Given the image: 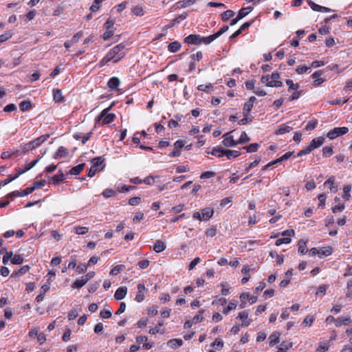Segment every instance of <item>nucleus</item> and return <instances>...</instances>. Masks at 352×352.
Segmentation results:
<instances>
[{
    "label": "nucleus",
    "instance_id": "f257e3e1",
    "mask_svg": "<svg viewBox=\"0 0 352 352\" xmlns=\"http://www.w3.org/2000/svg\"><path fill=\"white\" fill-rule=\"evenodd\" d=\"M125 47L124 43H121L113 47L101 60L100 66L103 67L110 60H113L115 63L120 60L125 56Z\"/></svg>",
    "mask_w": 352,
    "mask_h": 352
},
{
    "label": "nucleus",
    "instance_id": "f03ea898",
    "mask_svg": "<svg viewBox=\"0 0 352 352\" xmlns=\"http://www.w3.org/2000/svg\"><path fill=\"white\" fill-rule=\"evenodd\" d=\"M50 138L49 134L41 135L34 140L24 144L23 146V153H26L30 150L38 147L42 143L45 142Z\"/></svg>",
    "mask_w": 352,
    "mask_h": 352
},
{
    "label": "nucleus",
    "instance_id": "7ed1b4c3",
    "mask_svg": "<svg viewBox=\"0 0 352 352\" xmlns=\"http://www.w3.org/2000/svg\"><path fill=\"white\" fill-rule=\"evenodd\" d=\"M349 131V129L347 127H336L331 130H330L327 134V137L330 140H333L337 137L346 134Z\"/></svg>",
    "mask_w": 352,
    "mask_h": 352
},
{
    "label": "nucleus",
    "instance_id": "20e7f679",
    "mask_svg": "<svg viewBox=\"0 0 352 352\" xmlns=\"http://www.w3.org/2000/svg\"><path fill=\"white\" fill-rule=\"evenodd\" d=\"M184 146V141L183 140H177L174 144L175 148L173 151L169 154V157H179L181 155L180 149Z\"/></svg>",
    "mask_w": 352,
    "mask_h": 352
},
{
    "label": "nucleus",
    "instance_id": "39448f33",
    "mask_svg": "<svg viewBox=\"0 0 352 352\" xmlns=\"http://www.w3.org/2000/svg\"><path fill=\"white\" fill-rule=\"evenodd\" d=\"M256 100V97L251 96L248 102L244 104L243 111V115L244 117L248 116L249 113H250V111L254 106V102H255Z\"/></svg>",
    "mask_w": 352,
    "mask_h": 352
},
{
    "label": "nucleus",
    "instance_id": "423d86ee",
    "mask_svg": "<svg viewBox=\"0 0 352 352\" xmlns=\"http://www.w3.org/2000/svg\"><path fill=\"white\" fill-rule=\"evenodd\" d=\"M325 141V138L324 137L320 136L318 138H316L313 139L309 145L307 146L309 148H310V150L312 151L313 150L319 148L320 146H322Z\"/></svg>",
    "mask_w": 352,
    "mask_h": 352
},
{
    "label": "nucleus",
    "instance_id": "0eeeda50",
    "mask_svg": "<svg viewBox=\"0 0 352 352\" xmlns=\"http://www.w3.org/2000/svg\"><path fill=\"white\" fill-rule=\"evenodd\" d=\"M184 42L190 45H199L201 43V36L199 34H190L184 38Z\"/></svg>",
    "mask_w": 352,
    "mask_h": 352
},
{
    "label": "nucleus",
    "instance_id": "6e6552de",
    "mask_svg": "<svg viewBox=\"0 0 352 352\" xmlns=\"http://www.w3.org/2000/svg\"><path fill=\"white\" fill-rule=\"evenodd\" d=\"M308 4L313 10L316 11V12H330L334 11L333 10H332L331 8L318 5V4L315 3L314 2H313L312 1H308Z\"/></svg>",
    "mask_w": 352,
    "mask_h": 352
},
{
    "label": "nucleus",
    "instance_id": "1a4fd4ad",
    "mask_svg": "<svg viewBox=\"0 0 352 352\" xmlns=\"http://www.w3.org/2000/svg\"><path fill=\"white\" fill-rule=\"evenodd\" d=\"M137 289H138V292L135 296V300L138 302H141L144 299V292L146 288H145L144 285L140 283L138 285Z\"/></svg>",
    "mask_w": 352,
    "mask_h": 352
},
{
    "label": "nucleus",
    "instance_id": "9d476101",
    "mask_svg": "<svg viewBox=\"0 0 352 352\" xmlns=\"http://www.w3.org/2000/svg\"><path fill=\"white\" fill-rule=\"evenodd\" d=\"M248 315L249 313L247 310L243 311L239 314L237 318L242 320L241 326L248 327L250 325V322Z\"/></svg>",
    "mask_w": 352,
    "mask_h": 352
},
{
    "label": "nucleus",
    "instance_id": "9b49d317",
    "mask_svg": "<svg viewBox=\"0 0 352 352\" xmlns=\"http://www.w3.org/2000/svg\"><path fill=\"white\" fill-rule=\"evenodd\" d=\"M92 135V131L87 133V134H84L82 133H76L74 134V138L76 140H82V143L85 144L91 138Z\"/></svg>",
    "mask_w": 352,
    "mask_h": 352
},
{
    "label": "nucleus",
    "instance_id": "f8f14e48",
    "mask_svg": "<svg viewBox=\"0 0 352 352\" xmlns=\"http://www.w3.org/2000/svg\"><path fill=\"white\" fill-rule=\"evenodd\" d=\"M127 294V288L126 287H120L115 292L114 298L117 300L123 299Z\"/></svg>",
    "mask_w": 352,
    "mask_h": 352
},
{
    "label": "nucleus",
    "instance_id": "ddd939ff",
    "mask_svg": "<svg viewBox=\"0 0 352 352\" xmlns=\"http://www.w3.org/2000/svg\"><path fill=\"white\" fill-rule=\"evenodd\" d=\"M322 73H323L322 71L318 70V71L315 72L312 74L311 76L314 79V80L313 82V85L318 86V85H321L324 81V80L323 78H320V76L322 74Z\"/></svg>",
    "mask_w": 352,
    "mask_h": 352
},
{
    "label": "nucleus",
    "instance_id": "4468645a",
    "mask_svg": "<svg viewBox=\"0 0 352 352\" xmlns=\"http://www.w3.org/2000/svg\"><path fill=\"white\" fill-rule=\"evenodd\" d=\"M214 210L210 208H204L201 211V220L208 221L209 220L213 215Z\"/></svg>",
    "mask_w": 352,
    "mask_h": 352
},
{
    "label": "nucleus",
    "instance_id": "2eb2a0df",
    "mask_svg": "<svg viewBox=\"0 0 352 352\" xmlns=\"http://www.w3.org/2000/svg\"><path fill=\"white\" fill-rule=\"evenodd\" d=\"M280 333L278 331L274 332L269 337V344L270 346H273L280 342Z\"/></svg>",
    "mask_w": 352,
    "mask_h": 352
},
{
    "label": "nucleus",
    "instance_id": "dca6fc26",
    "mask_svg": "<svg viewBox=\"0 0 352 352\" xmlns=\"http://www.w3.org/2000/svg\"><path fill=\"white\" fill-rule=\"evenodd\" d=\"M53 99L55 102H62L65 100V98L62 94L61 90L58 89H53Z\"/></svg>",
    "mask_w": 352,
    "mask_h": 352
},
{
    "label": "nucleus",
    "instance_id": "f3484780",
    "mask_svg": "<svg viewBox=\"0 0 352 352\" xmlns=\"http://www.w3.org/2000/svg\"><path fill=\"white\" fill-rule=\"evenodd\" d=\"M222 143L226 147H233L239 144L237 141L234 140L233 136L225 137Z\"/></svg>",
    "mask_w": 352,
    "mask_h": 352
},
{
    "label": "nucleus",
    "instance_id": "a211bd4d",
    "mask_svg": "<svg viewBox=\"0 0 352 352\" xmlns=\"http://www.w3.org/2000/svg\"><path fill=\"white\" fill-rule=\"evenodd\" d=\"M165 249L166 245L164 242L161 240H157L153 246V250L157 253H160L163 252Z\"/></svg>",
    "mask_w": 352,
    "mask_h": 352
},
{
    "label": "nucleus",
    "instance_id": "6ab92c4d",
    "mask_svg": "<svg viewBox=\"0 0 352 352\" xmlns=\"http://www.w3.org/2000/svg\"><path fill=\"white\" fill-rule=\"evenodd\" d=\"M120 80L117 77H112L108 82V86L112 89H118L120 85Z\"/></svg>",
    "mask_w": 352,
    "mask_h": 352
},
{
    "label": "nucleus",
    "instance_id": "aec40b11",
    "mask_svg": "<svg viewBox=\"0 0 352 352\" xmlns=\"http://www.w3.org/2000/svg\"><path fill=\"white\" fill-rule=\"evenodd\" d=\"M68 153L67 149L63 146H60L55 153L54 158L58 159L65 157Z\"/></svg>",
    "mask_w": 352,
    "mask_h": 352
},
{
    "label": "nucleus",
    "instance_id": "412c9836",
    "mask_svg": "<svg viewBox=\"0 0 352 352\" xmlns=\"http://www.w3.org/2000/svg\"><path fill=\"white\" fill-rule=\"evenodd\" d=\"M87 283V280L85 278L84 276H81L80 278L76 279L73 285V288L80 289L82 287H83L86 283Z\"/></svg>",
    "mask_w": 352,
    "mask_h": 352
},
{
    "label": "nucleus",
    "instance_id": "4be33fe9",
    "mask_svg": "<svg viewBox=\"0 0 352 352\" xmlns=\"http://www.w3.org/2000/svg\"><path fill=\"white\" fill-rule=\"evenodd\" d=\"M332 248L329 246L323 247L321 249L318 250V256L320 258H322L323 256H329L332 254Z\"/></svg>",
    "mask_w": 352,
    "mask_h": 352
},
{
    "label": "nucleus",
    "instance_id": "5701e85b",
    "mask_svg": "<svg viewBox=\"0 0 352 352\" xmlns=\"http://www.w3.org/2000/svg\"><path fill=\"white\" fill-rule=\"evenodd\" d=\"M197 0H183L178 1L176 3L177 8H185L188 6H190L192 4H194L196 2Z\"/></svg>",
    "mask_w": 352,
    "mask_h": 352
},
{
    "label": "nucleus",
    "instance_id": "b1692460",
    "mask_svg": "<svg viewBox=\"0 0 352 352\" xmlns=\"http://www.w3.org/2000/svg\"><path fill=\"white\" fill-rule=\"evenodd\" d=\"M181 43L178 41H174L170 43L168 46V50L169 52L175 53L179 51L181 48Z\"/></svg>",
    "mask_w": 352,
    "mask_h": 352
},
{
    "label": "nucleus",
    "instance_id": "393cba45",
    "mask_svg": "<svg viewBox=\"0 0 352 352\" xmlns=\"http://www.w3.org/2000/svg\"><path fill=\"white\" fill-rule=\"evenodd\" d=\"M241 155V153L239 151H233V150H226L225 155L228 157V159L230 160L232 158H236Z\"/></svg>",
    "mask_w": 352,
    "mask_h": 352
},
{
    "label": "nucleus",
    "instance_id": "a878e982",
    "mask_svg": "<svg viewBox=\"0 0 352 352\" xmlns=\"http://www.w3.org/2000/svg\"><path fill=\"white\" fill-rule=\"evenodd\" d=\"M292 126H289V125L283 124L279 126L276 133L278 135H283L286 133H289L290 131H292Z\"/></svg>",
    "mask_w": 352,
    "mask_h": 352
},
{
    "label": "nucleus",
    "instance_id": "bb28decb",
    "mask_svg": "<svg viewBox=\"0 0 352 352\" xmlns=\"http://www.w3.org/2000/svg\"><path fill=\"white\" fill-rule=\"evenodd\" d=\"M84 167H85L84 163L78 164V165L73 167L72 168H71V170H69V174L78 175L83 170Z\"/></svg>",
    "mask_w": 352,
    "mask_h": 352
},
{
    "label": "nucleus",
    "instance_id": "cd10ccee",
    "mask_svg": "<svg viewBox=\"0 0 352 352\" xmlns=\"http://www.w3.org/2000/svg\"><path fill=\"white\" fill-rule=\"evenodd\" d=\"M298 252L302 254H305L307 252L306 241L303 239H300L298 243Z\"/></svg>",
    "mask_w": 352,
    "mask_h": 352
},
{
    "label": "nucleus",
    "instance_id": "c85d7f7f",
    "mask_svg": "<svg viewBox=\"0 0 352 352\" xmlns=\"http://www.w3.org/2000/svg\"><path fill=\"white\" fill-rule=\"evenodd\" d=\"M59 174L55 175L52 177V182L54 184H56L60 182H62L65 179V175L61 170L59 171Z\"/></svg>",
    "mask_w": 352,
    "mask_h": 352
},
{
    "label": "nucleus",
    "instance_id": "c756f323",
    "mask_svg": "<svg viewBox=\"0 0 352 352\" xmlns=\"http://www.w3.org/2000/svg\"><path fill=\"white\" fill-rule=\"evenodd\" d=\"M225 151L226 150H223L220 147H214L212 148V151H211L210 153L212 155L217 156L218 157H221L223 155H225Z\"/></svg>",
    "mask_w": 352,
    "mask_h": 352
},
{
    "label": "nucleus",
    "instance_id": "7c9ffc66",
    "mask_svg": "<svg viewBox=\"0 0 352 352\" xmlns=\"http://www.w3.org/2000/svg\"><path fill=\"white\" fill-rule=\"evenodd\" d=\"M259 147V144L258 143H252L248 146H243V148L245 149L248 153H254L257 151Z\"/></svg>",
    "mask_w": 352,
    "mask_h": 352
},
{
    "label": "nucleus",
    "instance_id": "2f4dec72",
    "mask_svg": "<svg viewBox=\"0 0 352 352\" xmlns=\"http://www.w3.org/2000/svg\"><path fill=\"white\" fill-rule=\"evenodd\" d=\"M352 186L351 184H348L344 186L343 192L344 194L342 195V198L345 200H349L351 197L350 191L351 190Z\"/></svg>",
    "mask_w": 352,
    "mask_h": 352
},
{
    "label": "nucleus",
    "instance_id": "473e14b6",
    "mask_svg": "<svg viewBox=\"0 0 352 352\" xmlns=\"http://www.w3.org/2000/svg\"><path fill=\"white\" fill-rule=\"evenodd\" d=\"M30 267L29 265H23L19 270L14 272L12 274V276H16L24 274L30 270Z\"/></svg>",
    "mask_w": 352,
    "mask_h": 352
},
{
    "label": "nucleus",
    "instance_id": "72a5a7b5",
    "mask_svg": "<svg viewBox=\"0 0 352 352\" xmlns=\"http://www.w3.org/2000/svg\"><path fill=\"white\" fill-rule=\"evenodd\" d=\"M252 8H251V7L241 8L237 16L239 17V19H241L243 17H245V16H247L248 14V13L250 11H252Z\"/></svg>",
    "mask_w": 352,
    "mask_h": 352
},
{
    "label": "nucleus",
    "instance_id": "f704fd0d",
    "mask_svg": "<svg viewBox=\"0 0 352 352\" xmlns=\"http://www.w3.org/2000/svg\"><path fill=\"white\" fill-rule=\"evenodd\" d=\"M329 348V341L322 342L319 344L317 351L318 352H324L327 351Z\"/></svg>",
    "mask_w": 352,
    "mask_h": 352
},
{
    "label": "nucleus",
    "instance_id": "c9c22d12",
    "mask_svg": "<svg viewBox=\"0 0 352 352\" xmlns=\"http://www.w3.org/2000/svg\"><path fill=\"white\" fill-rule=\"evenodd\" d=\"M250 141V137H248L247 133L245 131H243L241 133L240 138L237 140V143L239 144H243L247 143Z\"/></svg>",
    "mask_w": 352,
    "mask_h": 352
},
{
    "label": "nucleus",
    "instance_id": "e433bc0d",
    "mask_svg": "<svg viewBox=\"0 0 352 352\" xmlns=\"http://www.w3.org/2000/svg\"><path fill=\"white\" fill-rule=\"evenodd\" d=\"M217 38L216 35L214 34L210 35L209 36L206 37H201V43L208 45L211 43L212 41H214Z\"/></svg>",
    "mask_w": 352,
    "mask_h": 352
},
{
    "label": "nucleus",
    "instance_id": "4c0bfd02",
    "mask_svg": "<svg viewBox=\"0 0 352 352\" xmlns=\"http://www.w3.org/2000/svg\"><path fill=\"white\" fill-rule=\"evenodd\" d=\"M183 341L180 339H172L168 341V344L172 348H176L182 346Z\"/></svg>",
    "mask_w": 352,
    "mask_h": 352
},
{
    "label": "nucleus",
    "instance_id": "58836bf2",
    "mask_svg": "<svg viewBox=\"0 0 352 352\" xmlns=\"http://www.w3.org/2000/svg\"><path fill=\"white\" fill-rule=\"evenodd\" d=\"M236 302L235 300H232L229 302L227 307H226L223 311V314L227 315L230 311L236 309Z\"/></svg>",
    "mask_w": 352,
    "mask_h": 352
},
{
    "label": "nucleus",
    "instance_id": "ea45409f",
    "mask_svg": "<svg viewBox=\"0 0 352 352\" xmlns=\"http://www.w3.org/2000/svg\"><path fill=\"white\" fill-rule=\"evenodd\" d=\"M116 118L114 113H109L102 119V124H107L111 123Z\"/></svg>",
    "mask_w": 352,
    "mask_h": 352
},
{
    "label": "nucleus",
    "instance_id": "a19ab883",
    "mask_svg": "<svg viewBox=\"0 0 352 352\" xmlns=\"http://www.w3.org/2000/svg\"><path fill=\"white\" fill-rule=\"evenodd\" d=\"M292 346V343L289 341H283L279 346V349L282 352H286L287 350Z\"/></svg>",
    "mask_w": 352,
    "mask_h": 352
},
{
    "label": "nucleus",
    "instance_id": "79ce46f5",
    "mask_svg": "<svg viewBox=\"0 0 352 352\" xmlns=\"http://www.w3.org/2000/svg\"><path fill=\"white\" fill-rule=\"evenodd\" d=\"M285 82L289 86V91L291 90H298L299 88V85L298 83H294L292 80L287 79L286 80Z\"/></svg>",
    "mask_w": 352,
    "mask_h": 352
},
{
    "label": "nucleus",
    "instance_id": "37998d69",
    "mask_svg": "<svg viewBox=\"0 0 352 352\" xmlns=\"http://www.w3.org/2000/svg\"><path fill=\"white\" fill-rule=\"evenodd\" d=\"M234 15V12L230 10H226L221 14V19L223 21H228L229 19Z\"/></svg>",
    "mask_w": 352,
    "mask_h": 352
},
{
    "label": "nucleus",
    "instance_id": "c03bdc74",
    "mask_svg": "<svg viewBox=\"0 0 352 352\" xmlns=\"http://www.w3.org/2000/svg\"><path fill=\"white\" fill-rule=\"evenodd\" d=\"M19 107L22 111H27L30 109L31 102L29 100H23L20 102Z\"/></svg>",
    "mask_w": 352,
    "mask_h": 352
},
{
    "label": "nucleus",
    "instance_id": "a18cd8bd",
    "mask_svg": "<svg viewBox=\"0 0 352 352\" xmlns=\"http://www.w3.org/2000/svg\"><path fill=\"white\" fill-rule=\"evenodd\" d=\"M23 262V258L19 254H16L14 256H12V258L11 259V263L13 265H20Z\"/></svg>",
    "mask_w": 352,
    "mask_h": 352
},
{
    "label": "nucleus",
    "instance_id": "49530a36",
    "mask_svg": "<svg viewBox=\"0 0 352 352\" xmlns=\"http://www.w3.org/2000/svg\"><path fill=\"white\" fill-rule=\"evenodd\" d=\"M318 124V120L316 119H314L309 121L305 126L306 131H311L314 130Z\"/></svg>",
    "mask_w": 352,
    "mask_h": 352
},
{
    "label": "nucleus",
    "instance_id": "de8ad7c7",
    "mask_svg": "<svg viewBox=\"0 0 352 352\" xmlns=\"http://www.w3.org/2000/svg\"><path fill=\"white\" fill-rule=\"evenodd\" d=\"M333 153L332 146H325L322 148V155L324 157H330Z\"/></svg>",
    "mask_w": 352,
    "mask_h": 352
},
{
    "label": "nucleus",
    "instance_id": "09e8293b",
    "mask_svg": "<svg viewBox=\"0 0 352 352\" xmlns=\"http://www.w3.org/2000/svg\"><path fill=\"white\" fill-rule=\"evenodd\" d=\"M125 266L124 265H118L115 266L110 272V274L115 276L117 275L120 272L124 269Z\"/></svg>",
    "mask_w": 352,
    "mask_h": 352
},
{
    "label": "nucleus",
    "instance_id": "8fccbe9b",
    "mask_svg": "<svg viewBox=\"0 0 352 352\" xmlns=\"http://www.w3.org/2000/svg\"><path fill=\"white\" fill-rule=\"evenodd\" d=\"M267 86L270 87H283V82L279 80H272L270 82H267Z\"/></svg>",
    "mask_w": 352,
    "mask_h": 352
},
{
    "label": "nucleus",
    "instance_id": "3c124183",
    "mask_svg": "<svg viewBox=\"0 0 352 352\" xmlns=\"http://www.w3.org/2000/svg\"><path fill=\"white\" fill-rule=\"evenodd\" d=\"M76 233L79 235L85 234L89 232V228L83 226H78L75 228Z\"/></svg>",
    "mask_w": 352,
    "mask_h": 352
},
{
    "label": "nucleus",
    "instance_id": "603ef678",
    "mask_svg": "<svg viewBox=\"0 0 352 352\" xmlns=\"http://www.w3.org/2000/svg\"><path fill=\"white\" fill-rule=\"evenodd\" d=\"M349 98H344L343 100H341V99H336V100H333L332 101H330V104H333V105H340V104H343L346 102H347L349 101Z\"/></svg>",
    "mask_w": 352,
    "mask_h": 352
},
{
    "label": "nucleus",
    "instance_id": "864d4df0",
    "mask_svg": "<svg viewBox=\"0 0 352 352\" xmlns=\"http://www.w3.org/2000/svg\"><path fill=\"white\" fill-rule=\"evenodd\" d=\"M13 252H6V254L3 255L2 261L4 265H6L8 263V261L10 259L12 258Z\"/></svg>",
    "mask_w": 352,
    "mask_h": 352
},
{
    "label": "nucleus",
    "instance_id": "5fc2aeb1",
    "mask_svg": "<svg viewBox=\"0 0 352 352\" xmlns=\"http://www.w3.org/2000/svg\"><path fill=\"white\" fill-rule=\"evenodd\" d=\"M329 288V285L323 284L319 286L316 292V295L322 294L324 295L327 289Z\"/></svg>",
    "mask_w": 352,
    "mask_h": 352
},
{
    "label": "nucleus",
    "instance_id": "6e6d98bb",
    "mask_svg": "<svg viewBox=\"0 0 352 352\" xmlns=\"http://www.w3.org/2000/svg\"><path fill=\"white\" fill-rule=\"evenodd\" d=\"M318 200L320 201L318 204V208H323L325 205V200H326V195L324 193L320 194L318 197Z\"/></svg>",
    "mask_w": 352,
    "mask_h": 352
},
{
    "label": "nucleus",
    "instance_id": "4d7b16f0",
    "mask_svg": "<svg viewBox=\"0 0 352 352\" xmlns=\"http://www.w3.org/2000/svg\"><path fill=\"white\" fill-rule=\"evenodd\" d=\"M291 241H292L291 238L284 237V238L278 239V240H276L275 244H276V245L279 246L283 243L288 244L291 242Z\"/></svg>",
    "mask_w": 352,
    "mask_h": 352
},
{
    "label": "nucleus",
    "instance_id": "13d9d810",
    "mask_svg": "<svg viewBox=\"0 0 352 352\" xmlns=\"http://www.w3.org/2000/svg\"><path fill=\"white\" fill-rule=\"evenodd\" d=\"M204 313V310L201 309L199 311V314L195 316L192 318V321L194 322V324H197L198 322H200L203 320L204 318L203 316H201V314Z\"/></svg>",
    "mask_w": 352,
    "mask_h": 352
},
{
    "label": "nucleus",
    "instance_id": "bf43d9fd",
    "mask_svg": "<svg viewBox=\"0 0 352 352\" xmlns=\"http://www.w3.org/2000/svg\"><path fill=\"white\" fill-rule=\"evenodd\" d=\"M116 192L114 190H112V189H106L105 190H104L102 192V195L105 198H109V197H110L111 196H114V195H116Z\"/></svg>",
    "mask_w": 352,
    "mask_h": 352
},
{
    "label": "nucleus",
    "instance_id": "052dcab7",
    "mask_svg": "<svg viewBox=\"0 0 352 352\" xmlns=\"http://www.w3.org/2000/svg\"><path fill=\"white\" fill-rule=\"evenodd\" d=\"M111 107L110 106L108 108H106L104 109H103L101 113H100V115L97 117L96 118V121L97 122H99L103 118H104L107 115H108V112L109 111L110 109H111Z\"/></svg>",
    "mask_w": 352,
    "mask_h": 352
},
{
    "label": "nucleus",
    "instance_id": "680f3d73",
    "mask_svg": "<svg viewBox=\"0 0 352 352\" xmlns=\"http://www.w3.org/2000/svg\"><path fill=\"white\" fill-rule=\"evenodd\" d=\"M102 1V0H94L92 5L90 7V10L92 12H96L100 8V3Z\"/></svg>",
    "mask_w": 352,
    "mask_h": 352
},
{
    "label": "nucleus",
    "instance_id": "e2e57ef3",
    "mask_svg": "<svg viewBox=\"0 0 352 352\" xmlns=\"http://www.w3.org/2000/svg\"><path fill=\"white\" fill-rule=\"evenodd\" d=\"M314 321V318L313 316H307L303 320L302 323L306 326H311Z\"/></svg>",
    "mask_w": 352,
    "mask_h": 352
},
{
    "label": "nucleus",
    "instance_id": "0e129e2a",
    "mask_svg": "<svg viewBox=\"0 0 352 352\" xmlns=\"http://www.w3.org/2000/svg\"><path fill=\"white\" fill-rule=\"evenodd\" d=\"M260 161H261L260 157H258V159H256L254 161H253L248 165V166L245 169V171L248 173L252 168L257 166L258 164H259Z\"/></svg>",
    "mask_w": 352,
    "mask_h": 352
},
{
    "label": "nucleus",
    "instance_id": "69168bd1",
    "mask_svg": "<svg viewBox=\"0 0 352 352\" xmlns=\"http://www.w3.org/2000/svg\"><path fill=\"white\" fill-rule=\"evenodd\" d=\"M216 234H217V230H216L215 227H214V226L208 228L206 232V234L210 237H212V236H215Z\"/></svg>",
    "mask_w": 352,
    "mask_h": 352
},
{
    "label": "nucleus",
    "instance_id": "338daca9",
    "mask_svg": "<svg viewBox=\"0 0 352 352\" xmlns=\"http://www.w3.org/2000/svg\"><path fill=\"white\" fill-rule=\"evenodd\" d=\"M132 11L134 13V14H135L137 16H141V15H143V14H144L142 8L139 6L134 7L133 8Z\"/></svg>",
    "mask_w": 352,
    "mask_h": 352
},
{
    "label": "nucleus",
    "instance_id": "774afa93",
    "mask_svg": "<svg viewBox=\"0 0 352 352\" xmlns=\"http://www.w3.org/2000/svg\"><path fill=\"white\" fill-rule=\"evenodd\" d=\"M140 201L141 198L140 197H135L129 199V204L131 206H137L140 203Z\"/></svg>",
    "mask_w": 352,
    "mask_h": 352
}]
</instances>
